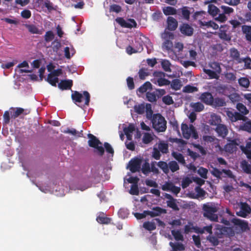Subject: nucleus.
<instances>
[{
    "label": "nucleus",
    "mask_w": 251,
    "mask_h": 251,
    "mask_svg": "<svg viewBox=\"0 0 251 251\" xmlns=\"http://www.w3.org/2000/svg\"><path fill=\"white\" fill-rule=\"evenodd\" d=\"M143 50V48L142 47V46H134V48L130 46H128L126 48V50L127 53L130 55L132 53H135L137 52H140Z\"/></svg>",
    "instance_id": "27"
},
{
    "label": "nucleus",
    "mask_w": 251,
    "mask_h": 251,
    "mask_svg": "<svg viewBox=\"0 0 251 251\" xmlns=\"http://www.w3.org/2000/svg\"><path fill=\"white\" fill-rule=\"evenodd\" d=\"M125 27L130 28L132 27H136L137 24L133 19H128L126 20Z\"/></svg>",
    "instance_id": "60"
},
{
    "label": "nucleus",
    "mask_w": 251,
    "mask_h": 251,
    "mask_svg": "<svg viewBox=\"0 0 251 251\" xmlns=\"http://www.w3.org/2000/svg\"><path fill=\"white\" fill-rule=\"evenodd\" d=\"M162 100L165 104L168 105H170L174 103L172 98L169 95L164 96L162 98Z\"/></svg>",
    "instance_id": "64"
},
{
    "label": "nucleus",
    "mask_w": 251,
    "mask_h": 251,
    "mask_svg": "<svg viewBox=\"0 0 251 251\" xmlns=\"http://www.w3.org/2000/svg\"><path fill=\"white\" fill-rule=\"evenodd\" d=\"M220 205L215 203H207L203 204V215L213 221H218V216L215 214L219 209Z\"/></svg>",
    "instance_id": "1"
},
{
    "label": "nucleus",
    "mask_w": 251,
    "mask_h": 251,
    "mask_svg": "<svg viewBox=\"0 0 251 251\" xmlns=\"http://www.w3.org/2000/svg\"><path fill=\"white\" fill-rule=\"evenodd\" d=\"M239 129L248 132H251V120H249L240 126Z\"/></svg>",
    "instance_id": "45"
},
{
    "label": "nucleus",
    "mask_w": 251,
    "mask_h": 251,
    "mask_svg": "<svg viewBox=\"0 0 251 251\" xmlns=\"http://www.w3.org/2000/svg\"><path fill=\"white\" fill-rule=\"evenodd\" d=\"M142 162L141 159H133L129 162L128 168L132 173L138 172L141 169Z\"/></svg>",
    "instance_id": "9"
},
{
    "label": "nucleus",
    "mask_w": 251,
    "mask_h": 251,
    "mask_svg": "<svg viewBox=\"0 0 251 251\" xmlns=\"http://www.w3.org/2000/svg\"><path fill=\"white\" fill-rule=\"evenodd\" d=\"M224 76L226 81L228 82L234 81L236 78V74L232 72H225L224 73Z\"/></svg>",
    "instance_id": "36"
},
{
    "label": "nucleus",
    "mask_w": 251,
    "mask_h": 251,
    "mask_svg": "<svg viewBox=\"0 0 251 251\" xmlns=\"http://www.w3.org/2000/svg\"><path fill=\"white\" fill-rule=\"evenodd\" d=\"M44 37L46 42H49L54 39V35L52 31L50 30L46 32Z\"/></svg>",
    "instance_id": "52"
},
{
    "label": "nucleus",
    "mask_w": 251,
    "mask_h": 251,
    "mask_svg": "<svg viewBox=\"0 0 251 251\" xmlns=\"http://www.w3.org/2000/svg\"><path fill=\"white\" fill-rule=\"evenodd\" d=\"M157 165L165 174H167L169 173V164H168L164 161H159L157 163Z\"/></svg>",
    "instance_id": "39"
},
{
    "label": "nucleus",
    "mask_w": 251,
    "mask_h": 251,
    "mask_svg": "<svg viewBox=\"0 0 251 251\" xmlns=\"http://www.w3.org/2000/svg\"><path fill=\"white\" fill-rule=\"evenodd\" d=\"M173 155L174 157L179 162L184 164L185 163V160L182 155L179 153L173 152Z\"/></svg>",
    "instance_id": "58"
},
{
    "label": "nucleus",
    "mask_w": 251,
    "mask_h": 251,
    "mask_svg": "<svg viewBox=\"0 0 251 251\" xmlns=\"http://www.w3.org/2000/svg\"><path fill=\"white\" fill-rule=\"evenodd\" d=\"M161 65L162 66V68L166 72H171V63L170 62L167 60H163L161 61Z\"/></svg>",
    "instance_id": "53"
},
{
    "label": "nucleus",
    "mask_w": 251,
    "mask_h": 251,
    "mask_svg": "<svg viewBox=\"0 0 251 251\" xmlns=\"http://www.w3.org/2000/svg\"><path fill=\"white\" fill-rule=\"evenodd\" d=\"M190 107L196 112H201L204 109V105L200 102H192L190 103Z\"/></svg>",
    "instance_id": "34"
},
{
    "label": "nucleus",
    "mask_w": 251,
    "mask_h": 251,
    "mask_svg": "<svg viewBox=\"0 0 251 251\" xmlns=\"http://www.w3.org/2000/svg\"><path fill=\"white\" fill-rule=\"evenodd\" d=\"M181 129L183 136L186 139H189L191 137L195 139L199 138L198 134L193 125L188 126L186 124L182 123L181 126Z\"/></svg>",
    "instance_id": "3"
},
{
    "label": "nucleus",
    "mask_w": 251,
    "mask_h": 251,
    "mask_svg": "<svg viewBox=\"0 0 251 251\" xmlns=\"http://www.w3.org/2000/svg\"><path fill=\"white\" fill-rule=\"evenodd\" d=\"M223 173L230 177H233V175H232L231 171L229 170L223 169L221 171L217 169L214 168L211 171L212 174L217 177H220Z\"/></svg>",
    "instance_id": "16"
},
{
    "label": "nucleus",
    "mask_w": 251,
    "mask_h": 251,
    "mask_svg": "<svg viewBox=\"0 0 251 251\" xmlns=\"http://www.w3.org/2000/svg\"><path fill=\"white\" fill-rule=\"evenodd\" d=\"M192 182V180L191 178L186 177L183 179L182 181V187L183 188H185L188 187L190 184Z\"/></svg>",
    "instance_id": "62"
},
{
    "label": "nucleus",
    "mask_w": 251,
    "mask_h": 251,
    "mask_svg": "<svg viewBox=\"0 0 251 251\" xmlns=\"http://www.w3.org/2000/svg\"><path fill=\"white\" fill-rule=\"evenodd\" d=\"M221 117L215 113L211 114L208 123L212 126H218L221 122Z\"/></svg>",
    "instance_id": "19"
},
{
    "label": "nucleus",
    "mask_w": 251,
    "mask_h": 251,
    "mask_svg": "<svg viewBox=\"0 0 251 251\" xmlns=\"http://www.w3.org/2000/svg\"><path fill=\"white\" fill-rule=\"evenodd\" d=\"M239 210H236V214L238 216L245 218L251 213V208L245 202H240L238 204Z\"/></svg>",
    "instance_id": "7"
},
{
    "label": "nucleus",
    "mask_w": 251,
    "mask_h": 251,
    "mask_svg": "<svg viewBox=\"0 0 251 251\" xmlns=\"http://www.w3.org/2000/svg\"><path fill=\"white\" fill-rule=\"evenodd\" d=\"M241 148L243 151L247 155V157L251 159V137L249 138L246 147Z\"/></svg>",
    "instance_id": "23"
},
{
    "label": "nucleus",
    "mask_w": 251,
    "mask_h": 251,
    "mask_svg": "<svg viewBox=\"0 0 251 251\" xmlns=\"http://www.w3.org/2000/svg\"><path fill=\"white\" fill-rule=\"evenodd\" d=\"M242 31L246 34L247 38L251 36V26L248 25H243L242 27Z\"/></svg>",
    "instance_id": "54"
},
{
    "label": "nucleus",
    "mask_w": 251,
    "mask_h": 251,
    "mask_svg": "<svg viewBox=\"0 0 251 251\" xmlns=\"http://www.w3.org/2000/svg\"><path fill=\"white\" fill-rule=\"evenodd\" d=\"M209 66L212 70L204 68L203 72L206 74L210 79H218L220 77V74L222 72L220 64L216 62H211L209 64Z\"/></svg>",
    "instance_id": "2"
},
{
    "label": "nucleus",
    "mask_w": 251,
    "mask_h": 251,
    "mask_svg": "<svg viewBox=\"0 0 251 251\" xmlns=\"http://www.w3.org/2000/svg\"><path fill=\"white\" fill-rule=\"evenodd\" d=\"M226 115L232 122H236L238 120L246 121L247 118L243 116L239 113L237 112H232L229 110L226 112Z\"/></svg>",
    "instance_id": "11"
},
{
    "label": "nucleus",
    "mask_w": 251,
    "mask_h": 251,
    "mask_svg": "<svg viewBox=\"0 0 251 251\" xmlns=\"http://www.w3.org/2000/svg\"><path fill=\"white\" fill-rule=\"evenodd\" d=\"M183 92L191 93L198 91V88L192 85H187L183 88Z\"/></svg>",
    "instance_id": "42"
},
{
    "label": "nucleus",
    "mask_w": 251,
    "mask_h": 251,
    "mask_svg": "<svg viewBox=\"0 0 251 251\" xmlns=\"http://www.w3.org/2000/svg\"><path fill=\"white\" fill-rule=\"evenodd\" d=\"M145 109L146 105H145V104H141L134 106L135 112L140 114H143L144 112Z\"/></svg>",
    "instance_id": "56"
},
{
    "label": "nucleus",
    "mask_w": 251,
    "mask_h": 251,
    "mask_svg": "<svg viewBox=\"0 0 251 251\" xmlns=\"http://www.w3.org/2000/svg\"><path fill=\"white\" fill-rule=\"evenodd\" d=\"M149 215L152 217L160 215L162 214L166 213V210L159 207H153L152 210L149 211L148 212Z\"/></svg>",
    "instance_id": "18"
},
{
    "label": "nucleus",
    "mask_w": 251,
    "mask_h": 251,
    "mask_svg": "<svg viewBox=\"0 0 251 251\" xmlns=\"http://www.w3.org/2000/svg\"><path fill=\"white\" fill-rule=\"evenodd\" d=\"M179 28L181 33L185 35L191 36L193 33L194 29L193 27L188 24H183L180 26Z\"/></svg>",
    "instance_id": "17"
},
{
    "label": "nucleus",
    "mask_w": 251,
    "mask_h": 251,
    "mask_svg": "<svg viewBox=\"0 0 251 251\" xmlns=\"http://www.w3.org/2000/svg\"><path fill=\"white\" fill-rule=\"evenodd\" d=\"M168 28L170 30H174L177 26V22L172 17H169L167 19Z\"/></svg>",
    "instance_id": "25"
},
{
    "label": "nucleus",
    "mask_w": 251,
    "mask_h": 251,
    "mask_svg": "<svg viewBox=\"0 0 251 251\" xmlns=\"http://www.w3.org/2000/svg\"><path fill=\"white\" fill-rule=\"evenodd\" d=\"M90 100V95L87 91H84L83 94H79V103L84 102V104L88 105Z\"/></svg>",
    "instance_id": "28"
},
{
    "label": "nucleus",
    "mask_w": 251,
    "mask_h": 251,
    "mask_svg": "<svg viewBox=\"0 0 251 251\" xmlns=\"http://www.w3.org/2000/svg\"><path fill=\"white\" fill-rule=\"evenodd\" d=\"M199 24L201 27L205 26L207 28L211 27L213 29H217L219 28V25L214 22L210 21L208 22H202L199 21Z\"/></svg>",
    "instance_id": "22"
},
{
    "label": "nucleus",
    "mask_w": 251,
    "mask_h": 251,
    "mask_svg": "<svg viewBox=\"0 0 251 251\" xmlns=\"http://www.w3.org/2000/svg\"><path fill=\"white\" fill-rule=\"evenodd\" d=\"M153 78L151 79V81L155 84L161 86L169 84V81L165 79V74L161 72H155L153 74Z\"/></svg>",
    "instance_id": "6"
},
{
    "label": "nucleus",
    "mask_w": 251,
    "mask_h": 251,
    "mask_svg": "<svg viewBox=\"0 0 251 251\" xmlns=\"http://www.w3.org/2000/svg\"><path fill=\"white\" fill-rule=\"evenodd\" d=\"M143 45H146L148 47V45H151V43L149 39L143 35L141 34H137L135 39V47L142 46V47L143 48Z\"/></svg>",
    "instance_id": "10"
},
{
    "label": "nucleus",
    "mask_w": 251,
    "mask_h": 251,
    "mask_svg": "<svg viewBox=\"0 0 251 251\" xmlns=\"http://www.w3.org/2000/svg\"><path fill=\"white\" fill-rule=\"evenodd\" d=\"M232 222L237 226H239L243 229H246L248 227L247 223L243 220L239 219L234 218L232 220Z\"/></svg>",
    "instance_id": "31"
},
{
    "label": "nucleus",
    "mask_w": 251,
    "mask_h": 251,
    "mask_svg": "<svg viewBox=\"0 0 251 251\" xmlns=\"http://www.w3.org/2000/svg\"><path fill=\"white\" fill-rule=\"evenodd\" d=\"M161 189L163 191H170L176 196L180 192V187L176 186L171 181H166L162 186Z\"/></svg>",
    "instance_id": "8"
},
{
    "label": "nucleus",
    "mask_w": 251,
    "mask_h": 251,
    "mask_svg": "<svg viewBox=\"0 0 251 251\" xmlns=\"http://www.w3.org/2000/svg\"><path fill=\"white\" fill-rule=\"evenodd\" d=\"M158 150L163 153H166L168 151V145L164 141H161L158 144Z\"/></svg>",
    "instance_id": "40"
},
{
    "label": "nucleus",
    "mask_w": 251,
    "mask_h": 251,
    "mask_svg": "<svg viewBox=\"0 0 251 251\" xmlns=\"http://www.w3.org/2000/svg\"><path fill=\"white\" fill-rule=\"evenodd\" d=\"M148 212L149 210L144 211L142 213H135L134 215L137 219H141L149 215V213H148Z\"/></svg>",
    "instance_id": "63"
},
{
    "label": "nucleus",
    "mask_w": 251,
    "mask_h": 251,
    "mask_svg": "<svg viewBox=\"0 0 251 251\" xmlns=\"http://www.w3.org/2000/svg\"><path fill=\"white\" fill-rule=\"evenodd\" d=\"M169 169L172 172H175L179 170V166L176 161H172L169 163Z\"/></svg>",
    "instance_id": "51"
},
{
    "label": "nucleus",
    "mask_w": 251,
    "mask_h": 251,
    "mask_svg": "<svg viewBox=\"0 0 251 251\" xmlns=\"http://www.w3.org/2000/svg\"><path fill=\"white\" fill-rule=\"evenodd\" d=\"M153 128L157 132H164L166 129V121L160 114L154 115L152 120Z\"/></svg>",
    "instance_id": "4"
},
{
    "label": "nucleus",
    "mask_w": 251,
    "mask_h": 251,
    "mask_svg": "<svg viewBox=\"0 0 251 251\" xmlns=\"http://www.w3.org/2000/svg\"><path fill=\"white\" fill-rule=\"evenodd\" d=\"M142 165V173L147 175L151 172V166L148 162H145Z\"/></svg>",
    "instance_id": "46"
},
{
    "label": "nucleus",
    "mask_w": 251,
    "mask_h": 251,
    "mask_svg": "<svg viewBox=\"0 0 251 251\" xmlns=\"http://www.w3.org/2000/svg\"><path fill=\"white\" fill-rule=\"evenodd\" d=\"M203 140L207 142V143H213V144L215 145V146H218V140L216 138H215L214 136H203Z\"/></svg>",
    "instance_id": "33"
},
{
    "label": "nucleus",
    "mask_w": 251,
    "mask_h": 251,
    "mask_svg": "<svg viewBox=\"0 0 251 251\" xmlns=\"http://www.w3.org/2000/svg\"><path fill=\"white\" fill-rule=\"evenodd\" d=\"M213 98V97L210 93L204 92L201 95L199 99L206 104L211 105Z\"/></svg>",
    "instance_id": "15"
},
{
    "label": "nucleus",
    "mask_w": 251,
    "mask_h": 251,
    "mask_svg": "<svg viewBox=\"0 0 251 251\" xmlns=\"http://www.w3.org/2000/svg\"><path fill=\"white\" fill-rule=\"evenodd\" d=\"M171 85V87L175 90H179L182 86L181 81L177 79L173 80Z\"/></svg>",
    "instance_id": "43"
},
{
    "label": "nucleus",
    "mask_w": 251,
    "mask_h": 251,
    "mask_svg": "<svg viewBox=\"0 0 251 251\" xmlns=\"http://www.w3.org/2000/svg\"><path fill=\"white\" fill-rule=\"evenodd\" d=\"M236 108L239 111V113L243 116L247 115L249 112V111L247 109L246 106L241 103H238L237 104Z\"/></svg>",
    "instance_id": "32"
},
{
    "label": "nucleus",
    "mask_w": 251,
    "mask_h": 251,
    "mask_svg": "<svg viewBox=\"0 0 251 251\" xmlns=\"http://www.w3.org/2000/svg\"><path fill=\"white\" fill-rule=\"evenodd\" d=\"M227 29L228 27L226 25H222L220 28L218 35L220 39L224 41H229L231 40V36L229 34L227 33Z\"/></svg>",
    "instance_id": "12"
},
{
    "label": "nucleus",
    "mask_w": 251,
    "mask_h": 251,
    "mask_svg": "<svg viewBox=\"0 0 251 251\" xmlns=\"http://www.w3.org/2000/svg\"><path fill=\"white\" fill-rule=\"evenodd\" d=\"M226 103L225 100L223 98H213V101L211 102V106L217 107H222L226 105Z\"/></svg>",
    "instance_id": "24"
},
{
    "label": "nucleus",
    "mask_w": 251,
    "mask_h": 251,
    "mask_svg": "<svg viewBox=\"0 0 251 251\" xmlns=\"http://www.w3.org/2000/svg\"><path fill=\"white\" fill-rule=\"evenodd\" d=\"M215 130L219 136L223 137H225L228 132L226 126L223 124L218 125L217 126Z\"/></svg>",
    "instance_id": "20"
},
{
    "label": "nucleus",
    "mask_w": 251,
    "mask_h": 251,
    "mask_svg": "<svg viewBox=\"0 0 251 251\" xmlns=\"http://www.w3.org/2000/svg\"><path fill=\"white\" fill-rule=\"evenodd\" d=\"M208 12L210 15L214 17L220 12L219 9L212 4H209L208 6Z\"/></svg>",
    "instance_id": "30"
},
{
    "label": "nucleus",
    "mask_w": 251,
    "mask_h": 251,
    "mask_svg": "<svg viewBox=\"0 0 251 251\" xmlns=\"http://www.w3.org/2000/svg\"><path fill=\"white\" fill-rule=\"evenodd\" d=\"M230 56L235 60H238L239 58L240 53L237 50L232 48L230 50Z\"/></svg>",
    "instance_id": "55"
},
{
    "label": "nucleus",
    "mask_w": 251,
    "mask_h": 251,
    "mask_svg": "<svg viewBox=\"0 0 251 251\" xmlns=\"http://www.w3.org/2000/svg\"><path fill=\"white\" fill-rule=\"evenodd\" d=\"M146 116L148 119H150L152 117L153 111L151 109V104L147 103L146 104Z\"/></svg>",
    "instance_id": "50"
},
{
    "label": "nucleus",
    "mask_w": 251,
    "mask_h": 251,
    "mask_svg": "<svg viewBox=\"0 0 251 251\" xmlns=\"http://www.w3.org/2000/svg\"><path fill=\"white\" fill-rule=\"evenodd\" d=\"M24 26L32 34H41V30L34 25L25 24L24 25Z\"/></svg>",
    "instance_id": "26"
},
{
    "label": "nucleus",
    "mask_w": 251,
    "mask_h": 251,
    "mask_svg": "<svg viewBox=\"0 0 251 251\" xmlns=\"http://www.w3.org/2000/svg\"><path fill=\"white\" fill-rule=\"evenodd\" d=\"M88 136L89 138L88 141L89 145L95 149L96 152L100 155H102L104 150L102 143L93 135L89 134Z\"/></svg>",
    "instance_id": "5"
},
{
    "label": "nucleus",
    "mask_w": 251,
    "mask_h": 251,
    "mask_svg": "<svg viewBox=\"0 0 251 251\" xmlns=\"http://www.w3.org/2000/svg\"><path fill=\"white\" fill-rule=\"evenodd\" d=\"M170 245L174 251H181L184 250V247L182 244L176 243H170Z\"/></svg>",
    "instance_id": "41"
},
{
    "label": "nucleus",
    "mask_w": 251,
    "mask_h": 251,
    "mask_svg": "<svg viewBox=\"0 0 251 251\" xmlns=\"http://www.w3.org/2000/svg\"><path fill=\"white\" fill-rule=\"evenodd\" d=\"M241 167L244 171L247 173H250L251 172V165L246 161L241 162Z\"/></svg>",
    "instance_id": "48"
},
{
    "label": "nucleus",
    "mask_w": 251,
    "mask_h": 251,
    "mask_svg": "<svg viewBox=\"0 0 251 251\" xmlns=\"http://www.w3.org/2000/svg\"><path fill=\"white\" fill-rule=\"evenodd\" d=\"M143 226L146 229L151 231L156 228V224L153 221L146 222L143 224Z\"/></svg>",
    "instance_id": "38"
},
{
    "label": "nucleus",
    "mask_w": 251,
    "mask_h": 251,
    "mask_svg": "<svg viewBox=\"0 0 251 251\" xmlns=\"http://www.w3.org/2000/svg\"><path fill=\"white\" fill-rule=\"evenodd\" d=\"M46 81L53 86H56V83L58 82L59 79L58 77L52 75L51 74H48Z\"/></svg>",
    "instance_id": "35"
},
{
    "label": "nucleus",
    "mask_w": 251,
    "mask_h": 251,
    "mask_svg": "<svg viewBox=\"0 0 251 251\" xmlns=\"http://www.w3.org/2000/svg\"><path fill=\"white\" fill-rule=\"evenodd\" d=\"M212 226H209L204 227L202 228H199L197 229V231L200 233H203L205 231H206L210 234L212 233Z\"/></svg>",
    "instance_id": "59"
},
{
    "label": "nucleus",
    "mask_w": 251,
    "mask_h": 251,
    "mask_svg": "<svg viewBox=\"0 0 251 251\" xmlns=\"http://www.w3.org/2000/svg\"><path fill=\"white\" fill-rule=\"evenodd\" d=\"M10 109L14 111L13 113H11V118L14 119L19 117L21 114L26 115L30 113V110H25L24 109L21 107H17L16 109L14 108H11Z\"/></svg>",
    "instance_id": "13"
},
{
    "label": "nucleus",
    "mask_w": 251,
    "mask_h": 251,
    "mask_svg": "<svg viewBox=\"0 0 251 251\" xmlns=\"http://www.w3.org/2000/svg\"><path fill=\"white\" fill-rule=\"evenodd\" d=\"M153 133L145 132L143 133L142 141L144 144H148L153 140Z\"/></svg>",
    "instance_id": "29"
},
{
    "label": "nucleus",
    "mask_w": 251,
    "mask_h": 251,
    "mask_svg": "<svg viewBox=\"0 0 251 251\" xmlns=\"http://www.w3.org/2000/svg\"><path fill=\"white\" fill-rule=\"evenodd\" d=\"M172 233L176 240H183V237L179 230H173Z\"/></svg>",
    "instance_id": "57"
},
{
    "label": "nucleus",
    "mask_w": 251,
    "mask_h": 251,
    "mask_svg": "<svg viewBox=\"0 0 251 251\" xmlns=\"http://www.w3.org/2000/svg\"><path fill=\"white\" fill-rule=\"evenodd\" d=\"M198 174L203 178H207L208 170L203 167H200L197 171Z\"/></svg>",
    "instance_id": "49"
},
{
    "label": "nucleus",
    "mask_w": 251,
    "mask_h": 251,
    "mask_svg": "<svg viewBox=\"0 0 251 251\" xmlns=\"http://www.w3.org/2000/svg\"><path fill=\"white\" fill-rule=\"evenodd\" d=\"M73 86V81L71 79L61 80L58 84V87L61 90H70Z\"/></svg>",
    "instance_id": "14"
},
{
    "label": "nucleus",
    "mask_w": 251,
    "mask_h": 251,
    "mask_svg": "<svg viewBox=\"0 0 251 251\" xmlns=\"http://www.w3.org/2000/svg\"><path fill=\"white\" fill-rule=\"evenodd\" d=\"M151 84L150 82H145L143 85H142L138 89V91L143 93L147 92L148 90L151 89Z\"/></svg>",
    "instance_id": "44"
},
{
    "label": "nucleus",
    "mask_w": 251,
    "mask_h": 251,
    "mask_svg": "<svg viewBox=\"0 0 251 251\" xmlns=\"http://www.w3.org/2000/svg\"><path fill=\"white\" fill-rule=\"evenodd\" d=\"M238 83L240 86L245 88H248L250 84L249 79L246 77H241L238 79Z\"/></svg>",
    "instance_id": "37"
},
{
    "label": "nucleus",
    "mask_w": 251,
    "mask_h": 251,
    "mask_svg": "<svg viewBox=\"0 0 251 251\" xmlns=\"http://www.w3.org/2000/svg\"><path fill=\"white\" fill-rule=\"evenodd\" d=\"M176 200L173 198L172 199L169 200V201H167V205L175 209V210H176L177 209V205L176 203Z\"/></svg>",
    "instance_id": "61"
},
{
    "label": "nucleus",
    "mask_w": 251,
    "mask_h": 251,
    "mask_svg": "<svg viewBox=\"0 0 251 251\" xmlns=\"http://www.w3.org/2000/svg\"><path fill=\"white\" fill-rule=\"evenodd\" d=\"M163 11L165 15H174L176 13V10L175 8L172 7L167 6L165 7L163 9Z\"/></svg>",
    "instance_id": "47"
},
{
    "label": "nucleus",
    "mask_w": 251,
    "mask_h": 251,
    "mask_svg": "<svg viewBox=\"0 0 251 251\" xmlns=\"http://www.w3.org/2000/svg\"><path fill=\"white\" fill-rule=\"evenodd\" d=\"M135 130V127L133 125L130 124L127 127L124 128V131L126 136L128 140H132V132Z\"/></svg>",
    "instance_id": "21"
}]
</instances>
